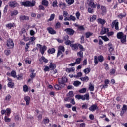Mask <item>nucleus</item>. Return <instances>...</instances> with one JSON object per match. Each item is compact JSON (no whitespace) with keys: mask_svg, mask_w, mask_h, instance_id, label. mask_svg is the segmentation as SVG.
Listing matches in <instances>:
<instances>
[{"mask_svg":"<svg viewBox=\"0 0 127 127\" xmlns=\"http://www.w3.org/2000/svg\"><path fill=\"white\" fill-rule=\"evenodd\" d=\"M117 37L118 39H121V42L124 43L126 42V35L123 32H120L117 34Z\"/></svg>","mask_w":127,"mask_h":127,"instance_id":"nucleus-1","label":"nucleus"},{"mask_svg":"<svg viewBox=\"0 0 127 127\" xmlns=\"http://www.w3.org/2000/svg\"><path fill=\"white\" fill-rule=\"evenodd\" d=\"M67 81L68 79L65 77H63L62 78L58 79V82L62 88H64V87L66 86L65 83H67Z\"/></svg>","mask_w":127,"mask_h":127,"instance_id":"nucleus-2","label":"nucleus"},{"mask_svg":"<svg viewBox=\"0 0 127 127\" xmlns=\"http://www.w3.org/2000/svg\"><path fill=\"white\" fill-rule=\"evenodd\" d=\"M104 60V57L102 55H100L98 56H94V61L95 65H97V64L99 63V62H103Z\"/></svg>","mask_w":127,"mask_h":127,"instance_id":"nucleus-3","label":"nucleus"},{"mask_svg":"<svg viewBox=\"0 0 127 127\" xmlns=\"http://www.w3.org/2000/svg\"><path fill=\"white\" fill-rule=\"evenodd\" d=\"M21 5L24 6H34L35 5V1H32V2L27 1L26 2H21Z\"/></svg>","mask_w":127,"mask_h":127,"instance_id":"nucleus-4","label":"nucleus"},{"mask_svg":"<svg viewBox=\"0 0 127 127\" xmlns=\"http://www.w3.org/2000/svg\"><path fill=\"white\" fill-rule=\"evenodd\" d=\"M37 47H38L40 49V52H41V54L43 55L44 54V52L46 51V49H47V47L46 46H42L40 44H37Z\"/></svg>","mask_w":127,"mask_h":127,"instance_id":"nucleus-5","label":"nucleus"},{"mask_svg":"<svg viewBox=\"0 0 127 127\" xmlns=\"http://www.w3.org/2000/svg\"><path fill=\"white\" fill-rule=\"evenodd\" d=\"M1 115H4L5 114L6 116L9 117L10 114H11V109L10 108H7L6 110H2L1 111Z\"/></svg>","mask_w":127,"mask_h":127,"instance_id":"nucleus-6","label":"nucleus"},{"mask_svg":"<svg viewBox=\"0 0 127 127\" xmlns=\"http://www.w3.org/2000/svg\"><path fill=\"white\" fill-rule=\"evenodd\" d=\"M111 27L112 28L115 27L116 30H119V22H118V20H115L112 22Z\"/></svg>","mask_w":127,"mask_h":127,"instance_id":"nucleus-7","label":"nucleus"},{"mask_svg":"<svg viewBox=\"0 0 127 127\" xmlns=\"http://www.w3.org/2000/svg\"><path fill=\"white\" fill-rule=\"evenodd\" d=\"M63 41H65V43L66 45H69L72 44V42L69 40V36L66 35L63 38Z\"/></svg>","mask_w":127,"mask_h":127,"instance_id":"nucleus-8","label":"nucleus"},{"mask_svg":"<svg viewBox=\"0 0 127 127\" xmlns=\"http://www.w3.org/2000/svg\"><path fill=\"white\" fill-rule=\"evenodd\" d=\"M7 46L9 48H13L14 46V43H13V41L11 39H9L7 40Z\"/></svg>","mask_w":127,"mask_h":127,"instance_id":"nucleus-9","label":"nucleus"},{"mask_svg":"<svg viewBox=\"0 0 127 127\" xmlns=\"http://www.w3.org/2000/svg\"><path fill=\"white\" fill-rule=\"evenodd\" d=\"M64 31L67 33L69 35H73L74 33H75V31L73 30V29L68 28L64 30Z\"/></svg>","mask_w":127,"mask_h":127,"instance_id":"nucleus-10","label":"nucleus"},{"mask_svg":"<svg viewBox=\"0 0 127 127\" xmlns=\"http://www.w3.org/2000/svg\"><path fill=\"white\" fill-rule=\"evenodd\" d=\"M97 109L98 105L97 104H93L89 108V111H91V112H95Z\"/></svg>","mask_w":127,"mask_h":127,"instance_id":"nucleus-11","label":"nucleus"},{"mask_svg":"<svg viewBox=\"0 0 127 127\" xmlns=\"http://www.w3.org/2000/svg\"><path fill=\"white\" fill-rule=\"evenodd\" d=\"M85 100H86V101H89V100H90V94L88 93L82 95V101H85Z\"/></svg>","mask_w":127,"mask_h":127,"instance_id":"nucleus-12","label":"nucleus"},{"mask_svg":"<svg viewBox=\"0 0 127 127\" xmlns=\"http://www.w3.org/2000/svg\"><path fill=\"white\" fill-rule=\"evenodd\" d=\"M70 47L72 48V50L77 51L78 49L79 44H73L70 45Z\"/></svg>","mask_w":127,"mask_h":127,"instance_id":"nucleus-13","label":"nucleus"},{"mask_svg":"<svg viewBox=\"0 0 127 127\" xmlns=\"http://www.w3.org/2000/svg\"><path fill=\"white\" fill-rule=\"evenodd\" d=\"M39 61L41 64L44 62V63H47L48 62V60L45 58V57L42 56L40 59H39Z\"/></svg>","mask_w":127,"mask_h":127,"instance_id":"nucleus-14","label":"nucleus"},{"mask_svg":"<svg viewBox=\"0 0 127 127\" xmlns=\"http://www.w3.org/2000/svg\"><path fill=\"white\" fill-rule=\"evenodd\" d=\"M88 19L89 21H90L91 22H93V21H95L96 19H97V15H92L89 17Z\"/></svg>","mask_w":127,"mask_h":127,"instance_id":"nucleus-15","label":"nucleus"},{"mask_svg":"<svg viewBox=\"0 0 127 127\" xmlns=\"http://www.w3.org/2000/svg\"><path fill=\"white\" fill-rule=\"evenodd\" d=\"M9 5L11 7H16V6H18V4L15 1H11L9 2Z\"/></svg>","mask_w":127,"mask_h":127,"instance_id":"nucleus-16","label":"nucleus"},{"mask_svg":"<svg viewBox=\"0 0 127 127\" xmlns=\"http://www.w3.org/2000/svg\"><path fill=\"white\" fill-rule=\"evenodd\" d=\"M101 10L102 15H105L106 13H107V9H106V7L104 6H101Z\"/></svg>","mask_w":127,"mask_h":127,"instance_id":"nucleus-17","label":"nucleus"},{"mask_svg":"<svg viewBox=\"0 0 127 127\" xmlns=\"http://www.w3.org/2000/svg\"><path fill=\"white\" fill-rule=\"evenodd\" d=\"M109 31V28H102L101 29V31L100 32V34L103 35V34H105V33H107Z\"/></svg>","mask_w":127,"mask_h":127,"instance_id":"nucleus-18","label":"nucleus"},{"mask_svg":"<svg viewBox=\"0 0 127 127\" xmlns=\"http://www.w3.org/2000/svg\"><path fill=\"white\" fill-rule=\"evenodd\" d=\"M47 30L50 34H55L56 33V31L54 30L52 28L49 27L47 28Z\"/></svg>","mask_w":127,"mask_h":127,"instance_id":"nucleus-19","label":"nucleus"},{"mask_svg":"<svg viewBox=\"0 0 127 127\" xmlns=\"http://www.w3.org/2000/svg\"><path fill=\"white\" fill-rule=\"evenodd\" d=\"M66 72H67V73L75 72V67L67 68L66 69Z\"/></svg>","mask_w":127,"mask_h":127,"instance_id":"nucleus-20","label":"nucleus"},{"mask_svg":"<svg viewBox=\"0 0 127 127\" xmlns=\"http://www.w3.org/2000/svg\"><path fill=\"white\" fill-rule=\"evenodd\" d=\"M18 14V11L16 10H14L11 12V16H16Z\"/></svg>","mask_w":127,"mask_h":127,"instance_id":"nucleus-21","label":"nucleus"},{"mask_svg":"<svg viewBox=\"0 0 127 127\" xmlns=\"http://www.w3.org/2000/svg\"><path fill=\"white\" fill-rule=\"evenodd\" d=\"M97 22L100 23V24H102V25L106 23V21L104 19L101 18H98L97 20Z\"/></svg>","mask_w":127,"mask_h":127,"instance_id":"nucleus-22","label":"nucleus"},{"mask_svg":"<svg viewBox=\"0 0 127 127\" xmlns=\"http://www.w3.org/2000/svg\"><path fill=\"white\" fill-rule=\"evenodd\" d=\"M50 69H55L56 68V65L52 63V61H50V65H49Z\"/></svg>","mask_w":127,"mask_h":127,"instance_id":"nucleus-23","label":"nucleus"},{"mask_svg":"<svg viewBox=\"0 0 127 127\" xmlns=\"http://www.w3.org/2000/svg\"><path fill=\"white\" fill-rule=\"evenodd\" d=\"M15 25V24L14 23H9L6 25V26L7 27V28H8V29H11V28H12V27H14V26Z\"/></svg>","mask_w":127,"mask_h":127,"instance_id":"nucleus-24","label":"nucleus"},{"mask_svg":"<svg viewBox=\"0 0 127 127\" xmlns=\"http://www.w3.org/2000/svg\"><path fill=\"white\" fill-rule=\"evenodd\" d=\"M24 100L26 101V105H29V103L30 102V97H29V96H26L24 98Z\"/></svg>","mask_w":127,"mask_h":127,"instance_id":"nucleus-25","label":"nucleus"},{"mask_svg":"<svg viewBox=\"0 0 127 127\" xmlns=\"http://www.w3.org/2000/svg\"><path fill=\"white\" fill-rule=\"evenodd\" d=\"M35 39H36V38H35L34 36L30 37L29 38L30 41L28 43H29V44H32L33 41H34L35 40Z\"/></svg>","mask_w":127,"mask_h":127,"instance_id":"nucleus-26","label":"nucleus"},{"mask_svg":"<svg viewBox=\"0 0 127 127\" xmlns=\"http://www.w3.org/2000/svg\"><path fill=\"white\" fill-rule=\"evenodd\" d=\"M16 78H17V80H19V81L22 80V79H23V74L21 73L18 75Z\"/></svg>","mask_w":127,"mask_h":127,"instance_id":"nucleus-27","label":"nucleus"},{"mask_svg":"<svg viewBox=\"0 0 127 127\" xmlns=\"http://www.w3.org/2000/svg\"><path fill=\"white\" fill-rule=\"evenodd\" d=\"M28 19H29V17H28V16H26L25 15L21 16L20 17V20H28Z\"/></svg>","mask_w":127,"mask_h":127,"instance_id":"nucleus-28","label":"nucleus"},{"mask_svg":"<svg viewBox=\"0 0 127 127\" xmlns=\"http://www.w3.org/2000/svg\"><path fill=\"white\" fill-rule=\"evenodd\" d=\"M82 61V58H78L76 59L75 61V64H76V65H79L80 63H81V62Z\"/></svg>","mask_w":127,"mask_h":127,"instance_id":"nucleus-29","label":"nucleus"},{"mask_svg":"<svg viewBox=\"0 0 127 127\" xmlns=\"http://www.w3.org/2000/svg\"><path fill=\"white\" fill-rule=\"evenodd\" d=\"M42 5H44V6H48V1L46 0H43L42 1Z\"/></svg>","mask_w":127,"mask_h":127,"instance_id":"nucleus-30","label":"nucleus"},{"mask_svg":"<svg viewBox=\"0 0 127 127\" xmlns=\"http://www.w3.org/2000/svg\"><path fill=\"white\" fill-rule=\"evenodd\" d=\"M95 88V85L93 84H92L91 83H90L89 86V89L91 92H93L94 91V89Z\"/></svg>","mask_w":127,"mask_h":127,"instance_id":"nucleus-31","label":"nucleus"},{"mask_svg":"<svg viewBox=\"0 0 127 127\" xmlns=\"http://www.w3.org/2000/svg\"><path fill=\"white\" fill-rule=\"evenodd\" d=\"M108 46H109V51H110V52H112L114 51V47H113V45H112L111 43H109Z\"/></svg>","mask_w":127,"mask_h":127,"instance_id":"nucleus-32","label":"nucleus"},{"mask_svg":"<svg viewBox=\"0 0 127 127\" xmlns=\"http://www.w3.org/2000/svg\"><path fill=\"white\" fill-rule=\"evenodd\" d=\"M58 50L60 51H62L63 52H65V47L63 46H60L58 47Z\"/></svg>","mask_w":127,"mask_h":127,"instance_id":"nucleus-33","label":"nucleus"},{"mask_svg":"<svg viewBox=\"0 0 127 127\" xmlns=\"http://www.w3.org/2000/svg\"><path fill=\"white\" fill-rule=\"evenodd\" d=\"M99 37H101L104 41H109V38L107 36H99Z\"/></svg>","mask_w":127,"mask_h":127,"instance_id":"nucleus-34","label":"nucleus"},{"mask_svg":"<svg viewBox=\"0 0 127 127\" xmlns=\"http://www.w3.org/2000/svg\"><path fill=\"white\" fill-rule=\"evenodd\" d=\"M32 61L29 58H28L25 60V62L26 64H31Z\"/></svg>","mask_w":127,"mask_h":127,"instance_id":"nucleus-35","label":"nucleus"},{"mask_svg":"<svg viewBox=\"0 0 127 127\" xmlns=\"http://www.w3.org/2000/svg\"><path fill=\"white\" fill-rule=\"evenodd\" d=\"M80 79L83 82H88L89 81V77L88 76H85L84 77L80 78Z\"/></svg>","mask_w":127,"mask_h":127,"instance_id":"nucleus-36","label":"nucleus"},{"mask_svg":"<svg viewBox=\"0 0 127 127\" xmlns=\"http://www.w3.org/2000/svg\"><path fill=\"white\" fill-rule=\"evenodd\" d=\"M73 85L75 86V87H79V86L81 85V82L79 81H74Z\"/></svg>","mask_w":127,"mask_h":127,"instance_id":"nucleus-37","label":"nucleus"},{"mask_svg":"<svg viewBox=\"0 0 127 127\" xmlns=\"http://www.w3.org/2000/svg\"><path fill=\"white\" fill-rule=\"evenodd\" d=\"M48 53H50V54H52L55 53V49L51 48L48 50Z\"/></svg>","mask_w":127,"mask_h":127,"instance_id":"nucleus-38","label":"nucleus"},{"mask_svg":"<svg viewBox=\"0 0 127 127\" xmlns=\"http://www.w3.org/2000/svg\"><path fill=\"white\" fill-rule=\"evenodd\" d=\"M60 27H61V23L59 22H57L56 23L55 28H56V29H57V28H60Z\"/></svg>","mask_w":127,"mask_h":127,"instance_id":"nucleus-39","label":"nucleus"},{"mask_svg":"<svg viewBox=\"0 0 127 127\" xmlns=\"http://www.w3.org/2000/svg\"><path fill=\"white\" fill-rule=\"evenodd\" d=\"M11 75L13 78H16V77H17V75H16V72L14 70L11 72Z\"/></svg>","mask_w":127,"mask_h":127,"instance_id":"nucleus-40","label":"nucleus"},{"mask_svg":"<svg viewBox=\"0 0 127 127\" xmlns=\"http://www.w3.org/2000/svg\"><path fill=\"white\" fill-rule=\"evenodd\" d=\"M83 72L85 74H89L91 72V69L90 68H85L84 69Z\"/></svg>","mask_w":127,"mask_h":127,"instance_id":"nucleus-41","label":"nucleus"},{"mask_svg":"<svg viewBox=\"0 0 127 127\" xmlns=\"http://www.w3.org/2000/svg\"><path fill=\"white\" fill-rule=\"evenodd\" d=\"M59 6L60 7H61V8H62V9H64V8H65V7H66V3H60L59 4Z\"/></svg>","mask_w":127,"mask_h":127,"instance_id":"nucleus-42","label":"nucleus"},{"mask_svg":"<svg viewBox=\"0 0 127 127\" xmlns=\"http://www.w3.org/2000/svg\"><path fill=\"white\" fill-rule=\"evenodd\" d=\"M8 87H9V88H13L14 87V83L13 82H8Z\"/></svg>","mask_w":127,"mask_h":127,"instance_id":"nucleus-43","label":"nucleus"},{"mask_svg":"<svg viewBox=\"0 0 127 127\" xmlns=\"http://www.w3.org/2000/svg\"><path fill=\"white\" fill-rule=\"evenodd\" d=\"M127 105L124 104L123 106V107L122 108V111H123V112H124L125 113H126V112H127Z\"/></svg>","mask_w":127,"mask_h":127,"instance_id":"nucleus-44","label":"nucleus"},{"mask_svg":"<svg viewBox=\"0 0 127 127\" xmlns=\"http://www.w3.org/2000/svg\"><path fill=\"white\" fill-rule=\"evenodd\" d=\"M55 17V14H52L50 16V18L48 19V21H52V20H53V19H54Z\"/></svg>","mask_w":127,"mask_h":127,"instance_id":"nucleus-45","label":"nucleus"},{"mask_svg":"<svg viewBox=\"0 0 127 127\" xmlns=\"http://www.w3.org/2000/svg\"><path fill=\"white\" fill-rule=\"evenodd\" d=\"M75 98L77 99V100H83V95L77 94L75 96Z\"/></svg>","mask_w":127,"mask_h":127,"instance_id":"nucleus-46","label":"nucleus"},{"mask_svg":"<svg viewBox=\"0 0 127 127\" xmlns=\"http://www.w3.org/2000/svg\"><path fill=\"white\" fill-rule=\"evenodd\" d=\"M77 56L80 57V58H83L84 56H83V51H81L77 53Z\"/></svg>","mask_w":127,"mask_h":127,"instance_id":"nucleus-47","label":"nucleus"},{"mask_svg":"<svg viewBox=\"0 0 127 127\" xmlns=\"http://www.w3.org/2000/svg\"><path fill=\"white\" fill-rule=\"evenodd\" d=\"M71 20H72V21H76V17L71 15L69 16V21H70Z\"/></svg>","mask_w":127,"mask_h":127,"instance_id":"nucleus-48","label":"nucleus"},{"mask_svg":"<svg viewBox=\"0 0 127 127\" xmlns=\"http://www.w3.org/2000/svg\"><path fill=\"white\" fill-rule=\"evenodd\" d=\"M77 27H78L79 30L82 31V30H85V28L83 26H80L79 25H76Z\"/></svg>","mask_w":127,"mask_h":127,"instance_id":"nucleus-49","label":"nucleus"},{"mask_svg":"<svg viewBox=\"0 0 127 127\" xmlns=\"http://www.w3.org/2000/svg\"><path fill=\"white\" fill-rule=\"evenodd\" d=\"M89 5L90 6H91V7H92V8H96V7H97V6L95 5L94 2H90L89 3Z\"/></svg>","mask_w":127,"mask_h":127,"instance_id":"nucleus-50","label":"nucleus"},{"mask_svg":"<svg viewBox=\"0 0 127 127\" xmlns=\"http://www.w3.org/2000/svg\"><path fill=\"white\" fill-rule=\"evenodd\" d=\"M79 93H81L82 94H84L87 92V89L86 88H82L79 90Z\"/></svg>","mask_w":127,"mask_h":127,"instance_id":"nucleus-51","label":"nucleus"},{"mask_svg":"<svg viewBox=\"0 0 127 127\" xmlns=\"http://www.w3.org/2000/svg\"><path fill=\"white\" fill-rule=\"evenodd\" d=\"M74 0H66V2L69 5H71V4H73L74 3Z\"/></svg>","mask_w":127,"mask_h":127,"instance_id":"nucleus-52","label":"nucleus"},{"mask_svg":"<svg viewBox=\"0 0 127 127\" xmlns=\"http://www.w3.org/2000/svg\"><path fill=\"white\" fill-rule=\"evenodd\" d=\"M67 96H68V97H70L71 98H72V97H74V92L72 91H69L67 94Z\"/></svg>","mask_w":127,"mask_h":127,"instance_id":"nucleus-53","label":"nucleus"},{"mask_svg":"<svg viewBox=\"0 0 127 127\" xmlns=\"http://www.w3.org/2000/svg\"><path fill=\"white\" fill-rule=\"evenodd\" d=\"M15 120L16 122H18V121H20L21 120V118L19 117V115H16L15 117Z\"/></svg>","mask_w":127,"mask_h":127,"instance_id":"nucleus-54","label":"nucleus"},{"mask_svg":"<svg viewBox=\"0 0 127 127\" xmlns=\"http://www.w3.org/2000/svg\"><path fill=\"white\" fill-rule=\"evenodd\" d=\"M86 38H89L90 36H91V35H93V33L91 32H87L85 34Z\"/></svg>","mask_w":127,"mask_h":127,"instance_id":"nucleus-55","label":"nucleus"},{"mask_svg":"<svg viewBox=\"0 0 127 127\" xmlns=\"http://www.w3.org/2000/svg\"><path fill=\"white\" fill-rule=\"evenodd\" d=\"M23 91L24 92H28V86L26 85L23 86Z\"/></svg>","mask_w":127,"mask_h":127,"instance_id":"nucleus-56","label":"nucleus"},{"mask_svg":"<svg viewBox=\"0 0 127 127\" xmlns=\"http://www.w3.org/2000/svg\"><path fill=\"white\" fill-rule=\"evenodd\" d=\"M126 17V13H121L118 15L119 18H123V17Z\"/></svg>","mask_w":127,"mask_h":127,"instance_id":"nucleus-57","label":"nucleus"},{"mask_svg":"<svg viewBox=\"0 0 127 127\" xmlns=\"http://www.w3.org/2000/svg\"><path fill=\"white\" fill-rule=\"evenodd\" d=\"M78 46L81 51H85V48H84V47H83L82 45L78 44Z\"/></svg>","mask_w":127,"mask_h":127,"instance_id":"nucleus-58","label":"nucleus"},{"mask_svg":"<svg viewBox=\"0 0 127 127\" xmlns=\"http://www.w3.org/2000/svg\"><path fill=\"white\" fill-rule=\"evenodd\" d=\"M82 109L83 110L84 109H87L88 108V104L87 103H84L82 105L81 107Z\"/></svg>","mask_w":127,"mask_h":127,"instance_id":"nucleus-59","label":"nucleus"},{"mask_svg":"<svg viewBox=\"0 0 127 127\" xmlns=\"http://www.w3.org/2000/svg\"><path fill=\"white\" fill-rule=\"evenodd\" d=\"M50 68L49 66H45L44 69V72H49Z\"/></svg>","mask_w":127,"mask_h":127,"instance_id":"nucleus-60","label":"nucleus"},{"mask_svg":"<svg viewBox=\"0 0 127 127\" xmlns=\"http://www.w3.org/2000/svg\"><path fill=\"white\" fill-rule=\"evenodd\" d=\"M54 87L56 90H61V87H60V86H59L58 84L55 85Z\"/></svg>","mask_w":127,"mask_h":127,"instance_id":"nucleus-61","label":"nucleus"},{"mask_svg":"<svg viewBox=\"0 0 127 127\" xmlns=\"http://www.w3.org/2000/svg\"><path fill=\"white\" fill-rule=\"evenodd\" d=\"M5 54L6 55L8 56L9 54H10V50H5L4 51Z\"/></svg>","mask_w":127,"mask_h":127,"instance_id":"nucleus-62","label":"nucleus"},{"mask_svg":"<svg viewBox=\"0 0 127 127\" xmlns=\"http://www.w3.org/2000/svg\"><path fill=\"white\" fill-rule=\"evenodd\" d=\"M5 122H9L11 121L10 118L7 117V116H5L4 117Z\"/></svg>","mask_w":127,"mask_h":127,"instance_id":"nucleus-63","label":"nucleus"},{"mask_svg":"<svg viewBox=\"0 0 127 127\" xmlns=\"http://www.w3.org/2000/svg\"><path fill=\"white\" fill-rule=\"evenodd\" d=\"M53 7H57V1L55 0L53 2Z\"/></svg>","mask_w":127,"mask_h":127,"instance_id":"nucleus-64","label":"nucleus"}]
</instances>
